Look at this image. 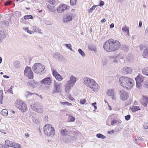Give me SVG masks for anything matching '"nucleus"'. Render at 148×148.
<instances>
[{
	"label": "nucleus",
	"mask_w": 148,
	"mask_h": 148,
	"mask_svg": "<svg viewBox=\"0 0 148 148\" xmlns=\"http://www.w3.org/2000/svg\"><path fill=\"white\" fill-rule=\"evenodd\" d=\"M24 74L29 79H32L33 78V73L30 67H26L24 71Z\"/></svg>",
	"instance_id": "obj_9"
},
{
	"label": "nucleus",
	"mask_w": 148,
	"mask_h": 148,
	"mask_svg": "<svg viewBox=\"0 0 148 148\" xmlns=\"http://www.w3.org/2000/svg\"><path fill=\"white\" fill-rule=\"evenodd\" d=\"M14 14L17 16L20 17L21 16V13L18 11H16L14 12Z\"/></svg>",
	"instance_id": "obj_47"
},
{
	"label": "nucleus",
	"mask_w": 148,
	"mask_h": 148,
	"mask_svg": "<svg viewBox=\"0 0 148 148\" xmlns=\"http://www.w3.org/2000/svg\"><path fill=\"white\" fill-rule=\"evenodd\" d=\"M64 139L65 141L67 143H72L75 140V138L73 136L67 135Z\"/></svg>",
	"instance_id": "obj_17"
},
{
	"label": "nucleus",
	"mask_w": 148,
	"mask_h": 148,
	"mask_svg": "<svg viewBox=\"0 0 148 148\" xmlns=\"http://www.w3.org/2000/svg\"><path fill=\"white\" fill-rule=\"evenodd\" d=\"M32 119L33 122L36 124H38L40 122V121L38 119H36L35 117L32 116Z\"/></svg>",
	"instance_id": "obj_34"
},
{
	"label": "nucleus",
	"mask_w": 148,
	"mask_h": 148,
	"mask_svg": "<svg viewBox=\"0 0 148 148\" xmlns=\"http://www.w3.org/2000/svg\"><path fill=\"white\" fill-rule=\"evenodd\" d=\"M38 103H36L35 104L31 105V108L33 111H35L38 106Z\"/></svg>",
	"instance_id": "obj_29"
},
{
	"label": "nucleus",
	"mask_w": 148,
	"mask_h": 148,
	"mask_svg": "<svg viewBox=\"0 0 148 148\" xmlns=\"http://www.w3.org/2000/svg\"><path fill=\"white\" fill-rule=\"evenodd\" d=\"M142 72L143 74L148 76V66L143 69Z\"/></svg>",
	"instance_id": "obj_21"
},
{
	"label": "nucleus",
	"mask_w": 148,
	"mask_h": 148,
	"mask_svg": "<svg viewBox=\"0 0 148 148\" xmlns=\"http://www.w3.org/2000/svg\"><path fill=\"white\" fill-rule=\"evenodd\" d=\"M77 81L76 78L73 75H71L68 81L64 85L65 91L66 93L70 92Z\"/></svg>",
	"instance_id": "obj_4"
},
{
	"label": "nucleus",
	"mask_w": 148,
	"mask_h": 148,
	"mask_svg": "<svg viewBox=\"0 0 148 148\" xmlns=\"http://www.w3.org/2000/svg\"><path fill=\"white\" fill-rule=\"evenodd\" d=\"M60 55L58 53H55L53 55V57L56 59H58L60 56Z\"/></svg>",
	"instance_id": "obj_44"
},
{
	"label": "nucleus",
	"mask_w": 148,
	"mask_h": 148,
	"mask_svg": "<svg viewBox=\"0 0 148 148\" xmlns=\"http://www.w3.org/2000/svg\"><path fill=\"white\" fill-rule=\"evenodd\" d=\"M62 86V84L61 83L57 84L55 83L54 84V89L53 90V93H58L59 92L60 90V88Z\"/></svg>",
	"instance_id": "obj_16"
},
{
	"label": "nucleus",
	"mask_w": 148,
	"mask_h": 148,
	"mask_svg": "<svg viewBox=\"0 0 148 148\" xmlns=\"http://www.w3.org/2000/svg\"><path fill=\"white\" fill-rule=\"evenodd\" d=\"M0 132L4 134H6L5 131L3 130H0Z\"/></svg>",
	"instance_id": "obj_61"
},
{
	"label": "nucleus",
	"mask_w": 148,
	"mask_h": 148,
	"mask_svg": "<svg viewBox=\"0 0 148 148\" xmlns=\"http://www.w3.org/2000/svg\"><path fill=\"white\" fill-rule=\"evenodd\" d=\"M69 7V6L66 5L60 4L58 7L57 11L58 13L62 12L68 9Z\"/></svg>",
	"instance_id": "obj_11"
},
{
	"label": "nucleus",
	"mask_w": 148,
	"mask_h": 148,
	"mask_svg": "<svg viewBox=\"0 0 148 148\" xmlns=\"http://www.w3.org/2000/svg\"><path fill=\"white\" fill-rule=\"evenodd\" d=\"M75 119V118L71 115H69L68 119L69 122H73Z\"/></svg>",
	"instance_id": "obj_36"
},
{
	"label": "nucleus",
	"mask_w": 148,
	"mask_h": 148,
	"mask_svg": "<svg viewBox=\"0 0 148 148\" xmlns=\"http://www.w3.org/2000/svg\"><path fill=\"white\" fill-rule=\"evenodd\" d=\"M96 136L99 138H100L101 139H105L106 138V136L104 135L101 134H97Z\"/></svg>",
	"instance_id": "obj_37"
},
{
	"label": "nucleus",
	"mask_w": 148,
	"mask_h": 148,
	"mask_svg": "<svg viewBox=\"0 0 148 148\" xmlns=\"http://www.w3.org/2000/svg\"><path fill=\"white\" fill-rule=\"evenodd\" d=\"M48 5L47 6V8L48 9L51 11L53 12L55 11L54 9V8L55 6L53 5Z\"/></svg>",
	"instance_id": "obj_33"
},
{
	"label": "nucleus",
	"mask_w": 148,
	"mask_h": 148,
	"mask_svg": "<svg viewBox=\"0 0 148 148\" xmlns=\"http://www.w3.org/2000/svg\"><path fill=\"white\" fill-rule=\"evenodd\" d=\"M117 122V121L116 120H113L111 123V124L112 125H113L114 124L116 123Z\"/></svg>",
	"instance_id": "obj_59"
},
{
	"label": "nucleus",
	"mask_w": 148,
	"mask_h": 148,
	"mask_svg": "<svg viewBox=\"0 0 148 148\" xmlns=\"http://www.w3.org/2000/svg\"><path fill=\"white\" fill-rule=\"evenodd\" d=\"M96 104V102H95L94 103H92V106H93L94 107L95 109H97V107L95 105Z\"/></svg>",
	"instance_id": "obj_58"
},
{
	"label": "nucleus",
	"mask_w": 148,
	"mask_h": 148,
	"mask_svg": "<svg viewBox=\"0 0 148 148\" xmlns=\"http://www.w3.org/2000/svg\"><path fill=\"white\" fill-rule=\"evenodd\" d=\"M122 29L123 32L127 33V34L129 35V28L128 27H127L126 25H125L124 27H123L122 28Z\"/></svg>",
	"instance_id": "obj_25"
},
{
	"label": "nucleus",
	"mask_w": 148,
	"mask_h": 148,
	"mask_svg": "<svg viewBox=\"0 0 148 148\" xmlns=\"http://www.w3.org/2000/svg\"><path fill=\"white\" fill-rule=\"evenodd\" d=\"M16 107L22 112L27 111V107L26 104L23 101L19 99L17 100L15 102Z\"/></svg>",
	"instance_id": "obj_6"
},
{
	"label": "nucleus",
	"mask_w": 148,
	"mask_h": 148,
	"mask_svg": "<svg viewBox=\"0 0 148 148\" xmlns=\"http://www.w3.org/2000/svg\"><path fill=\"white\" fill-rule=\"evenodd\" d=\"M65 45L66 47L68 48L71 51H73V49L71 47V45L70 44H66Z\"/></svg>",
	"instance_id": "obj_48"
},
{
	"label": "nucleus",
	"mask_w": 148,
	"mask_h": 148,
	"mask_svg": "<svg viewBox=\"0 0 148 148\" xmlns=\"http://www.w3.org/2000/svg\"><path fill=\"white\" fill-rule=\"evenodd\" d=\"M32 18L33 16L31 15H25L24 16V19H32Z\"/></svg>",
	"instance_id": "obj_43"
},
{
	"label": "nucleus",
	"mask_w": 148,
	"mask_h": 148,
	"mask_svg": "<svg viewBox=\"0 0 148 148\" xmlns=\"http://www.w3.org/2000/svg\"><path fill=\"white\" fill-rule=\"evenodd\" d=\"M44 133L48 136L54 135L55 133L54 128L51 125L48 124L45 125L43 128Z\"/></svg>",
	"instance_id": "obj_7"
},
{
	"label": "nucleus",
	"mask_w": 148,
	"mask_h": 148,
	"mask_svg": "<svg viewBox=\"0 0 148 148\" xmlns=\"http://www.w3.org/2000/svg\"><path fill=\"white\" fill-rule=\"evenodd\" d=\"M120 98L123 101L127 100L129 97V94L128 92L122 90L119 91Z\"/></svg>",
	"instance_id": "obj_8"
},
{
	"label": "nucleus",
	"mask_w": 148,
	"mask_h": 148,
	"mask_svg": "<svg viewBox=\"0 0 148 148\" xmlns=\"http://www.w3.org/2000/svg\"><path fill=\"white\" fill-rule=\"evenodd\" d=\"M52 82L51 78L49 77H47L41 80L40 81L41 84L45 85H50Z\"/></svg>",
	"instance_id": "obj_10"
},
{
	"label": "nucleus",
	"mask_w": 148,
	"mask_h": 148,
	"mask_svg": "<svg viewBox=\"0 0 148 148\" xmlns=\"http://www.w3.org/2000/svg\"><path fill=\"white\" fill-rule=\"evenodd\" d=\"M145 33L146 34L148 35V27H147V28L145 30Z\"/></svg>",
	"instance_id": "obj_64"
},
{
	"label": "nucleus",
	"mask_w": 148,
	"mask_h": 148,
	"mask_svg": "<svg viewBox=\"0 0 148 148\" xmlns=\"http://www.w3.org/2000/svg\"><path fill=\"white\" fill-rule=\"evenodd\" d=\"M3 98V90H0V103H2V100Z\"/></svg>",
	"instance_id": "obj_35"
},
{
	"label": "nucleus",
	"mask_w": 148,
	"mask_h": 148,
	"mask_svg": "<svg viewBox=\"0 0 148 148\" xmlns=\"http://www.w3.org/2000/svg\"><path fill=\"white\" fill-rule=\"evenodd\" d=\"M136 86L139 88L141 85L142 82L143 81V77L140 75H138L136 78Z\"/></svg>",
	"instance_id": "obj_12"
},
{
	"label": "nucleus",
	"mask_w": 148,
	"mask_h": 148,
	"mask_svg": "<svg viewBox=\"0 0 148 148\" xmlns=\"http://www.w3.org/2000/svg\"><path fill=\"white\" fill-rule=\"evenodd\" d=\"M46 1L50 3L51 5H54L55 3V0H46Z\"/></svg>",
	"instance_id": "obj_45"
},
{
	"label": "nucleus",
	"mask_w": 148,
	"mask_h": 148,
	"mask_svg": "<svg viewBox=\"0 0 148 148\" xmlns=\"http://www.w3.org/2000/svg\"><path fill=\"white\" fill-rule=\"evenodd\" d=\"M77 0H70V4L71 5H74L76 4Z\"/></svg>",
	"instance_id": "obj_46"
},
{
	"label": "nucleus",
	"mask_w": 148,
	"mask_h": 148,
	"mask_svg": "<svg viewBox=\"0 0 148 148\" xmlns=\"http://www.w3.org/2000/svg\"><path fill=\"white\" fill-rule=\"evenodd\" d=\"M34 72L37 74L42 75L46 72L44 65L39 63H35L32 67Z\"/></svg>",
	"instance_id": "obj_5"
},
{
	"label": "nucleus",
	"mask_w": 148,
	"mask_h": 148,
	"mask_svg": "<svg viewBox=\"0 0 148 148\" xmlns=\"http://www.w3.org/2000/svg\"><path fill=\"white\" fill-rule=\"evenodd\" d=\"M130 115H127L126 116H125V119L127 121L129 120L130 119Z\"/></svg>",
	"instance_id": "obj_53"
},
{
	"label": "nucleus",
	"mask_w": 148,
	"mask_h": 148,
	"mask_svg": "<svg viewBox=\"0 0 148 148\" xmlns=\"http://www.w3.org/2000/svg\"><path fill=\"white\" fill-rule=\"evenodd\" d=\"M78 51L80 55L83 57L85 56V54L84 51L81 49H78Z\"/></svg>",
	"instance_id": "obj_42"
},
{
	"label": "nucleus",
	"mask_w": 148,
	"mask_h": 148,
	"mask_svg": "<svg viewBox=\"0 0 148 148\" xmlns=\"http://www.w3.org/2000/svg\"><path fill=\"white\" fill-rule=\"evenodd\" d=\"M28 83L29 86L33 88L35 87L36 86V84L34 81H32L28 82Z\"/></svg>",
	"instance_id": "obj_38"
},
{
	"label": "nucleus",
	"mask_w": 148,
	"mask_h": 148,
	"mask_svg": "<svg viewBox=\"0 0 148 148\" xmlns=\"http://www.w3.org/2000/svg\"><path fill=\"white\" fill-rule=\"evenodd\" d=\"M145 84L147 86V87L148 88V79L146 80L145 82Z\"/></svg>",
	"instance_id": "obj_63"
},
{
	"label": "nucleus",
	"mask_w": 148,
	"mask_h": 148,
	"mask_svg": "<svg viewBox=\"0 0 148 148\" xmlns=\"http://www.w3.org/2000/svg\"><path fill=\"white\" fill-rule=\"evenodd\" d=\"M83 80L84 84L90 88L92 91L95 92L98 91L100 86L94 79L88 77H85Z\"/></svg>",
	"instance_id": "obj_2"
},
{
	"label": "nucleus",
	"mask_w": 148,
	"mask_h": 148,
	"mask_svg": "<svg viewBox=\"0 0 148 148\" xmlns=\"http://www.w3.org/2000/svg\"><path fill=\"white\" fill-rule=\"evenodd\" d=\"M27 32L29 34H32V33H33L34 32L33 31H32L29 29H28Z\"/></svg>",
	"instance_id": "obj_60"
},
{
	"label": "nucleus",
	"mask_w": 148,
	"mask_h": 148,
	"mask_svg": "<svg viewBox=\"0 0 148 148\" xmlns=\"http://www.w3.org/2000/svg\"><path fill=\"white\" fill-rule=\"evenodd\" d=\"M141 104L143 106L146 107L148 103V97L143 96L140 100Z\"/></svg>",
	"instance_id": "obj_13"
},
{
	"label": "nucleus",
	"mask_w": 148,
	"mask_h": 148,
	"mask_svg": "<svg viewBox=\"0 0 148 148\" xmlns=\"http://www.w3.org/2000/svg\"><path fill=\"white\" fill-rule=\"evenodd\" d=\"M120 46V43L119 41L110 39L105 42L103 47L106 51L111 52L118 49Z\"/></svg>",
	"instance_id": "obj_1"
},
{
	"label": "nucleus",
	"mask_w": 148,
	"mask_h": 148,
	"mask_svg": "<svg viewBox=\"0 0 148 148\" xmlns=\"http://www.w3.org/2000/svg\"><path fill=\"white\" fill-rule=\"evenodd\" d=\"M1 114L3 116H6L8 115V111L5 109H3L1 111Z\"/></svg>",
	"instance_id": "obj_30"
},
{
	"label": "nucleus",
	"mask_w": 148,
	"mask_h": 148,
	"mask_svg": "<svg viewBox=\"0 0 148 148\" xmlns=\"http://www.w3.org/2000/svg\"><path fill=\"white\" fill-rule=\"evenodd\" d=\"M68 133L69 132L66 129L61 130L60 132L61 134L63 136H65V137L67 135Z\"/></svg>",
	"instance_id": "obj_22"
},
{
	"label": "nucleus",
	"mask_w": 148,
	"mask_h": 148,
	"mask_svg": "<svg viewBox=\"0 0 148 148\" xmlns=\"http://www.w3.org/2000/svg\"><path fill=\"white\" fill-rule=\"evenodd\" d=\"M143 127L145 129H148V123H145L143 125Z\"/></svg>",
	"instance_id": "obj_51"
},
{
	"label": "nucleus",
	"mask_w": 148,
	"mask_h": 148,
	"mask_svg": "<svg viewBox=\"0 0 148 148\" xmlns=\"http://www.w3.org/2000/svg\"><path fill=\"white\" fill-rule=\"evenodd\" d=\"M143 56L144 57L148 56V48L145 49L143 53Z\"/></svg>",
	"instance_id": "obj_31"
},
{
	"label": "nucleus",
	"mask_w": 148,
	"mask_h": 148,
	"mask_svg": "<svg viewBox=\"0 0 148 148\" xmlns=\"http://www.w3.org/2000/svg\"><path fill=\"white\" fill-rule=\"evenodd\" d=\"M69 99H70V100L73 101H75V99H74L71 95H70L69 97Z\"/></svg>",
	"instance_id": "obj_55"
},
{
	"label": "nucleus",
	"mask_w": 148,
	"mask_h": 148,
	"mask_svg": "<svg viewBox=\"0 0 148 148\" xmlns=\"http://www.w3.org/2000/svg\"><path fill=\"white\" fill-rule=\"evenodd\" d=\"M107 61V60L106 58H103L101 62L102 65L103 66L105 65L106 64Z\"/></svg>",
	"instance_id": "obj_40"
},
{
	"label": "nucleus",
	"mask_w": 148,
	"mask_h": 148,
	"mask_svg": "<svg viewBox=\"0 0 148 148\" xmlns=\"http://www.w3.org/2000/svg\"><path fill=\"white\" fill-rule=\"evenodd\" d=\"M118 56H111L109 57V59L110 60H113V62L114 63H117L118 62V60L116 59Z\"/></svg>",
	"instance_id": "obj_26"
},
{
	"label": "nucleus",
	"mask_w": 148,
	"mask_h": 148,
	"mask_svg": "<svg viewBox=\"0 0 148 148\" xmlns=\"http://www.w3.org/2000/svg\"><path fill=\"white\" fill-rule=\"evenodd\" d=\"M25 96L26 97H28L29 96H31V95L35 94V93H31L29 91H26L25 92Z\"/></svg>",
	"instance_id": "obj_39"
},
{
	"label": "nucleus",
	"mask_w": 148,
	"mask_h": 148,
	"mask_svg": "<svg viewBox=\"0 0 148 148\" xmlns=\"http://www.w3.org/2000/svg\"><path fill=\"white\" fill-rule=\"evenodd\" d=\"M5 145L11 147L13 145V143L11 142L8 140H6L5 142Z\"/></svg>",
	"instance_id": "obj_28"
},
{
	"label": "nucleus",
	"mask_w": 148,
	"mask_h": 148,
	"mask_svg": "<svg viewBox=\"0 0 148 148\" xmlns=\"http://www.w3.org/2000/svg\"><path fill=\"white\" fill-rule=\"evenodd\" d=\"M86 102V100L85 99H82L80 100V103L81 104H84Z\"/></svg>",
	"instance_id": "obj_52"
},
{
	"label": "nucleus",
	"mask_w": 148,
	"mask_h": 148,
	"mask_svg": "<svg viewBox=\"0 0 148 148\" xmlns=\"http://www.w3.org/2000/svg\"><path fill=\"white\" fill-rule=\"evenodd\" d=\"M121 72L123 74H130L132 73V69L127 67H124L122 69Z\"/></svg>",
	"instance_id": "obj_14"
},
{
	"label": "nucleus",
	"mask_w": 148,
	"mask_h": 148,
	"mask_svg": "<svg viewBox=\"0 0 148 148\" xmlns=\"http://www.w3.org/2000/svg\"><path fill=\"white\" fill-rule=\"evenodd\" d=\"M13 145L11 147H13V148H21V145L18 143H15L13 142Z\"/></svg>",
	"instance_id": "obj_32"
},
{
	"label": "nucleus",
	"mask_w": 148,
	"mask_h": 148,
	"mask_svg": "<svg viewBox=\"0 0 148 148\" xmlns=\"http://www.w3.org/2000/svg\"><path fill=\"white\" fill-rule=\"evenodd\" d=\"M107 94L108 96H110L113 100H114L115 98L114 97V92L113 89H108L107 90Z\"/></svg>",
	"instance_id": "obj_18"
},
{
	"label": "nucleus",
	"mask_w": 148,
	"mask_h": 148,
	"mask_svg": "<svg viewBox=\"0 0 148 148\" xmlns=\"http://www.w3.org/2000/svg\"><path fill=\"white\" fill-rule=\"evenodd\" d=\"M114 25L113 23H112L110 24V27L111 28H112L114 27Z\"/></svg>",
	"instance_id": "obj_62"
},
{
	"label": "nucleus",
	"mask_w": 148,
	"mask_h": 148,
	"mask_svg": "<svg viewBox=\"0 0 148 148\" xmlns=\"http://www.w3.org/2000/svg\"><path fill=\"white\" fill-rule=\"evenodd\" d=\"M14 87V86H11L8 90V92L10 93H11L12 94H13V91L12 90V88Z\"/></svg>",
	"instance_id": "obj_50"
},
{
	"label": "nucleus",
	"mask_w": 148,
	"mask_h": 148,
	"mask_svg": "<svg viewBox=\"0 0 148 148\" xmlns=\"http://www.w3.org/2000/svg\"><path fill=\"white\" fill-rule=\"evenodd\" d=\"M33 30H34V32H36L40 33L42 34V33L40 32V30L39 29V28L36 26H33L32 27Z\"/></svg>",
	"instance_id": "obj_27"
},
{
	"label": "nucleus",
	"mask_w": 148,
	"mask_h": 148,
	"mask_svg": "<svg viewBox=\"0 0 148 148\" xmlns=\"http://www.w3.org/2000/svg\"><path fill=\"white\" fill-rule=\"evenodd\" d=\"M119 82L121 86L128 89L132 88L134 85L133 80L127 77H121L119 79Z\"/></svg>",
	"instance_id": "obj_3"
},
{
	"label": "nucleus",
	"mask_w": 148,
	"mask_h": 148,
	"mask_svg": "<svg viewBox=\"0 0 148 148\" xmlns=\"http://www.w3.org/2000/svg\"><path fill=\"white\" fill-rule=\"evenodd\" d=\"M35 112L39 113H41L43 112V106H40L38 107V106L35 111Z\"/></svg>",
	"instance_id": "obj_23"
},
{
	"label": "nucleus",
	"mask_w": 148,
	"mask_h": 148,
	"mask_svg": "<svg viewBox=\"0 0 148 148\" xmlns=\"http://www.w3.org/2000/svg\"><path fill=\"white\" fill-rule=\"evenodd\" d=\"M104 2L103 1H100L99 5L100 7H101L104 5Z\"/></svg>",
	"instance_id": "obj_57"
},
{
	"label": "nucleus",
	"mask_w": 148,
	"mask_h": 148,
	"mask_svg": "<svg viewBox=\"0 0 148 148\" xmlns=\"http://www.w3.org/2000/svg\"><path fill=\"white\" fill-rule=\"evenodd\" d=\"M11 3V2L10 0L4 3L5 5L7 6L10 5Z\"/></svg>",
	"instance_id": "obj_54"
},
{
	"label": "nucleus",
	"mask_w": 148,
	"mask_h": 148,
	"mask_svg": "<svg viewBox=\"0 0 148 148\" xmlns=\"http://www.w3.org/2000/svg\"><path fill=\"white\" fill-rule=\"evenodd\" d=\"M60 103L62 105H66V106H71L72 105V104L71 103H69L68 102H66V101H65L64 102H61Z\"/></svg>",
	"instance_id": "obj_41"
},
{
	"label": "nucleus",
	"mask_w": 148,
	"mask_h": 148,
	"mask_svg": "<svg viewBox=\"0 0 148 148\" xmlns=\"http://www.w3.org/2000/svg\"><path fill=\"white\" fill-rule=\"evenodd\" d=\"M4 31V30L2 28H0V41L3 38L5 35Z\"/></svg>",
	"instance_id": "obj_24"
},
{
	"label": "nucleus",
	"mask_w": 148,
	"mask_h": 148,
	"mask_svg": "<svg viewBox=\"0 0 148 148\" xmlns=\"http://www.w3.org/2000/svg\"><path fill=\"white\" fill-rule=\"evenodd\" d=\"M72 17L70 15H66L63 18V21L64 23H67L72 21Z\"/></svg>",
	"instance_id": "obj_19"
},
{
	"label": "nucleus",
	"mask_w": 148,
	"mask_h": 148,
	"mask_svg": "<svg viewBox=\"0 0 148 148\" xmlns=\"http://www.w3.org/2000/svg\"><path fill=\"white\" fill-rule=\"evenodd\" d=\"M97 5H94L92 6L91 8H90L89 10V13H91L92 12V10H95Z\"/></svg>",
	"instance_id": "obj_49"
},
{
	"label": "nucleus",
	"mask_w": 148,
	"mask_h": 148,
	"mask_svg": "<svg viewBox=\"0 0 148 148\" xmlns=\"http://www.w3.org/2000/svg\"><path fill=\"white\" fill-rule=\"evenodd\" d=\"M52 71L53 76L57 80L59 81H61L63 79L62 77L56 71V70L53 69Z\"/></svg>",
	"instance_id": "obj_15"
},
{
	"label": "nucleus",
	"mask_w": 148,
	"mask_h": 148,
	"mask_svg": "<svg viewBox=\"0 0 148 148\" xmlns=\"http://www.w3.org/2000/svg\"><path fill=\"white\" fill-rule=\"evenodd\" d=\"M140 110V108L138 106H132L131 108V110L132 112H136Z\"/></svg>",
	"instance_id": "obj_20"
},
{
	"label": "nucleus",
	"mask_w": 148,
	"mask_h": 148,
	"mask_svg": "<svg viewBox=\"0 0 148 148\" xmlns=\"http://www.w3.org/2000/svg\"><path fill=\"white\" fill-rule=\"evenodd\" d=\"M123 49L125 51H127L128 49V47L127 46H124L123 47Z\"/></svg>",
	"instance_id": "obj_56"
}]
</instances>
